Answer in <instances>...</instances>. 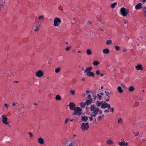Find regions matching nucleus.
<instances>
[{
    "label": "nucleus",
    "instance_id": "nucleus-4",
    "mask_svg": "<svg viewBox=\"0 0 146 146\" xmlns=\"http://www.w3.org/2000/svg\"><path fill=\"white\" fill-rule=\"evenodd\" d=\"M98 106H101V108L102 109H105L106 108L109 107L110 106V104H108L105 101H102L100 103H97Z\"/></svg>",
    "mask_w": 146,
    "mask_h": 146
},
{
    "label": "nucleus",
    "instance_id": "nucleus-53",
    "mask_svg": "<svg viewBox=\"0 0 146 146\" xmlns=\"http://www.w3.org/2000/svg\"><path fill=\"white\" fill-rule=\"evenodd\" d=\"M91 96L90 94H89L88 95L87 98L88 99H90L91 98Z\"/></svg>",
    "mask_w": 146,
    "mask_h": 146
},
{
    "label": "nucleus",
    "instance_id": "nucleus-12",
    "mask_svg": "<svg viewBox=\"0 0 146 146\" xmlns=\"http://www.w3.org/2000/svg\"><path fill=\"white\" fill-rule=\"evenodd\" d=\"M118 144L120 146H127L128 145V143L127 142H120Z\"/></svg>",
    "mask_w": 146,
    "mask_h": 146
},
{
    "label": "nucleus",
    "instance_id": "nucleus-25",
    "mask_svg": "<svg viewBox=\"0 0 146 146\" xmlns=\"http://www.w3.org/2000/svg\"><path fill=\"white\" fill-rule=\"evenodd\" d=\"M55 99L57 100H60L61 99V98L60 95L58 94L56 96Z\"/></svg>",
    "mask_w": 146,
    "mask_h": 146
},
{
    "label": "nucleus",
    "instance_id": "nucleus-63",
    "mask_svg": "<svg viewBox=\"0 0 146 146\" xmlns=\"http://www.w3.org/2000/svg\"><path fill=\"white\" fill-rule=\"evenodd\" d=\"M100 30L102 31H104V29H100Z\"/></svg>",
    "mask_w": 146,
    "mask_h": 146
},
{
    "label": "nucleus",
    "instance_id": "nucleus-7",
    "mask_svg": "<svg viewBox=\"0 0 146 146\" xmlns=\"http://www.w3.org/2000/svg\"><path fill=\"white\" fill-rule=\"evenodd\" d=\"M1 117L3 123L5 125L8 124L9 123L7 122L8 118L6 115L4 114H3L1 115Z\"/></svg>",
    "mask_w": 146,
    "mask_h": 146
},
{
    "label": "nucleus",
    "instance_id": "nucleus-23",
    "mask_svg": "<svg viewBox=\"0 0 146 146\" xmlns=\"http://www.w3.org/2000/svg\"><path fill=\"white\" fill-rule=\"evenodd\" d=\"M86 53L88 55H90L92 54V51L90 49H88L87 50Z\"/></svg>",
    "mask_w": 146,
    "mask_h": 146
},
{
    "label": "nucleus",
    "instance_id": "nucleus-36",
    "mask_svg": "<svg viewBox=\"0 0 146 146\" xmlns=\"http://www.w3.org/2000/svg\"><path fill=\"white\" fill-rule=\"evenodd\" d=\"M75 93V92L74 90H71L70 91V94L72 95H73Z\"/></svg>",
    "mask_w": 146,
    "mask_h": 146
},
{
    "label": "nucleus",
    "instance_id": "nucleus-26",
    "mask_svg": "<svg viewBox=\"0 0 146 146\" xmlns=\"http://www.w3.org/2000/svg\"><path fill=\"white\" fill-rule=\"evenodd\" d=\"M123 122V119L122 118L120 117L118 119V123L119 124H120Z\"/></svg>",
    "mask_w": 146,
    "mask_h": 146
},
{
    "label": "nucleus",
    "instance_id": "nucleus-39",
    "mask_svg": "<svg viewBox=\"0 0 146 146\" xmlns=\"http://www.w3.org/2000/svg\"><path fill=\"white\" fill-rule=\"evenodd\" d=\"M67 146H74V145L73 142L72 141Z\"/></svg>",
    "mask_w": 146,
    "mask_h": 146
},
{
    "label": "nucleus",
    "instance_id": "nucleus-14",
    "mask_svg": "<svg viewBox=\"0 0 146 146\" xmlns=\"http://www.w3.org/2000/svg\"><path fill=\"white\" fill-rule=\"evenodd\" d=\"M135 69L137 70H142L143 69L142 65L141 64L137 65L135 67Z\"/></svg>",
    "mask_w": 146,
    "mask_h": 146
},
{
    "label": "nucleus",
    "instance_id": "nucleus-33",
    "mask_svg": "<svg viewBox=\"0 0 146 146\" xmlns=\"http://www.w3.org/2000/svg\"><path fill=\"white\" fill-rule=\"evenodd\" d=\"M112 43V41L111 40H108L106 42V44L107 45H109V44H111Z\"/></svg>",
    "mask_w": 146,
    "mask_h": 146
},
{
    "label": "nucleus",
    "instance_id": "nucleus-30",
    "mask_svg": "<svg viewBox=\"0 0 146 146\" xmlns=\"http://www.w3.org/2000/svg\"><path fill=\"white\" fill-rule=\"evenodd\" d=\"M134 90V88L133 86H130L128 89L129 91L132 92Z\"/></svg>",
    "mask_w": 146,
    "mask_h": 146
},
{
    "label": "nucleus",
    "instance_id": "nucleus-9",
    "mask_svg": "<svg viewBox=\"0 0 146 146\" xmlns=\"http://www.w3.org/2000/svg\"><path fill=\"white\" fill-rule=\"evenodd\" d=\"M84 73H86V75L89 77H94L95 75L94 73L91 71L84 72Z\"/></svg>",
    "mask_w": 146,
    "mask_h": 146
},
{
    "label": "nucleus",
    "instance_id": "nucleus-11",
    "mask_svg": "<svg viewBox=\"0 0 146 146\" xmlns=\"http://www.w3.org/2000/svg\"><path fill=\"white\" fill-rule=\"evenodd\" d=\"M68 106L70 107V110H74L75 108V106L74 104L73 103H70L67 106Z\"/></svg>",
    "mask_w": 146,
    "mask_h": 146
},
{
    "label": "nucleus",
    "instance_id": "nucleus-50",
    "mask_svg": "<svg viewBox=\"0 0 146 146\" xmlns=\"http://www.w3.org/2000/svg\"><path fill=\"white\" fill-rule=\"evenodd\" d=\"M91 115V116H90V121H91L93 119L92 117L93 116H92V115Z\"/></svg>",
    "mask_w": 146,
    "mask_h": 146
},
{
    "label": "nucleus",
    "instance_id": "nucleus-2",
    "mask_svg": "<svg viewBox=\"0 0 146 146\" xmlns=\"http://www.w3.org/2000/svg\"><path fill=\"white\" fill-rule=\"evenodd\" d=\"M119 12L120 15L122 16L125 17L129 13V10L124 7H122L120 8Z\"/></svg>",
    "mask_w": 146,
    "mask_h": 146
},
{
    "label": "nucleus",
    "instance_id": "nucleus-17",
    "mask_svg": "<svg viewBox=\"0 0 146 146\" xmlns=\"http://www.w3.org/2000/svg\"><path fill=\"white\" fill-rule=\"evenodd\" d=\"M118 92L119 93H122L123 92V90L120 86H118L117 88Z\"/></svg>",
    "mask_w": 146,
    "mask_h": 146
},
{
    "label": "nucleus",
    "instance_id": "nucleus-21",
    "mask_svg": "<svg viewBox=\"0 0 146 146\" xmlns=\"http://www.w3.org/2000/svg\"><path fill=\"white\" fill-rule=\"evenodd\" d=\"M100 62L98 60L94 61L93 62V65L94 66H97L100 64Z\"/></svg>",
    "mask_w": 146,
    "mask_h": 146
},
{
    "label": "nucleus",
    "instance_id": "nucleus-35",
    "mask_svg": "<svg viewBox=\"0 0 146 146\" xmlns=\"http://www.w3.org/2000/svg\"><path fill=\"white\" fill-rule=\"evenodd\" d=\"M5 5V2L4 1H3L1 2L0 4V6H1L3 7H4Z\"/></svg>",
    "mask_w": 146,
    "mask_h": 146
},
{
    "label": "nucleus",
    "instance_id": "nucleus-47",
    "mask_svg": "<svg viewBox=\"0 0 146 146\" xmlns=\"http://www.w3.org/2000/svg\"><path fill=\"white\" fill-rule=\"evenodd\" d=\"M144 12L145 14V17H146V7H145L144 9Z\"/></svg>",
    "mask_w": 146,
    "mask_h": 146
},
{
    "label": "nucleus",
    "instance_id": "nucleus-15",
    "mask_svg": "<svg viewBox=\"0 0 146 146\" xmlns=\"http://www.w3.org/2000/svg\"><path fill=\"white\" fill-rule=\"evenodd\" d=\"M103 52L104 54H107L109 53L110 50L108 48H106L103 50Z\"/></svg>",
    "mask_w": 146,
    "mask_h": 146
},
{
    "label": "nucleus",
    "instance_id": "nucleus-46",
    "mask_svg": "<svg viewBox=\"0 0 146 146\" xmlns=\"http://www.w3.org/2000/svg\"><path fill=\"white\" fill-rule=\"evenodd\" d=\"M87 105H88V104L90 103V101L89 100H87L86 102L85 103Z\"/></svg>",
    "mask_w": 146,
    "mask_h": 146
},
{
    "label": "nucleus",
    "instance_id": "nucleus-19",
    "mask_svg": "<svg viewBox=\"0 0 146 146\" xmlns=\"http://www.w3.org/2000/svg\"><path fill=\"white\" fill-rule=\"evenodd\" d=\"M114 143V142L112 140L110 139H108L107 141V144L111 145L112 144H113Z\"/></svg>",
    "mask_w": 146,
    "mask_h": 146
},
{
    "label": "nucleus",
    "instance_id": "nucleus-54",
    "mask_svg": "<svg viewBox=\"0 0 146 146\" xmlns=\"http://www.w3.org/2000/svg\"><path fill=\"white\" fill-rule=\"evenodd\" d=\"M87 23L88 25H91L92 24L91 22L90 21L88 22Z\"/></svg>",
    "mask_w": 146,
    "mask_h": 146
},
{
    "label": "nucleus",
    "instance_id": "nucleus-41",
    "mask_svg": "<svg viewBox=\"0 0 146 146\" xmlns=\"http://www.w3.org/2000/svg\"><path fill=\"white\" fill-rule=\"evenodd\" d=\"M134 134L136 136H138L139 134V132L138 131L134 132Z\"/></svg>",
    "mask_w": 146,
    "mask_h": 146
},
{
    "label": "nucleus",
    "instance_id": "nucleus-62",
    "mask_svg": "<svg viewBox=\"0 0 146 146\" xmlns=\"http://www.w3.org/2000/svg\"><path fill=\"white\" fill-rule=\"evenodd\" d=\"M15 105V104L14 103H13V104H12V105L13 106H14Z\"/></svg>",
    "mask_w": 146,
    "mask_h": 146
},
{
    "label": "nucleus",
    "instance_id": "nucleus-51",
    "mask_svg": "<svg viewBox=\"0 0 146 146\" xmlns=\"http://www.w3.org/2000/svg\"><path fill=\"white\" fill-rule=\"evenodd\" d=\"M127 51V50L126 48H124L122 50L123 52H126Z\"/></svg>",
    "mask_w": 146,
    "mask_h": 146
},
{
    "label": "nucleus",
    "instance_id": "nucleus-40",
    "mask_svg": "<svg viewBox=\"0 0 146 146\" xmlns=\"http://www.w3.org/2000/svg\"><path fill=\"white\" fill-rule=\"evenodd\" d=\"M71 46H68L65 48V50L66 51H68L71 48Z\"/></svg>",
    "mask_w": 146,
    "mask_h": 146
},
{
    "label": "nucleus",
    "instance_id": "nucleus-27",
    "mask_svg": "<svg viewBox=\"0 0 146 146\" xmlns=\"http://www.w3.org/2000/svg\"><path fill=\"white\" fill-rule=\"evenodd\" d=\"M92 66L88 68H87L86 70L84 71V72L90 71L92 69Z\"/></svg>",
    "mask_w": 146,
    "mask_h": 146
},
{
    "label": "nucleus",
    "instance_id": "nucleus-28",
    "mask_svg": "<svg viewBox=\"0 0 146 146\" xmlns=\"http://www.w3.org/2000/svg\"><path fill=\"white\" fill-rule=\"evenodd\" d=\"M104 117V115H99L97 118V120H100L102 119V118H103Z\"/></svg>",
    "mask_w": 146,
    "mask_h": 146
},
{
    "label": "nucleus",
    "instance_id": "nucleus-37",
    "mask_svg": "<svg viewBox=\"0 0 146 146\" xmlns=\"http://www.w3.org/2000/svg\"><path fill=\"white\" fill-rule=\"evenodd\" d=\"M44 19V17L42 16H40L38 18V19L40 21L43 20Z\"/></svg>",
    "mask_w": 146,
    "mask_h": 146
},
{
    "label": "nucleus",
    "instance_id": "nucleus-38",
    "mask_svg": "<svg viewBox=\"0 0 146 146\" xmlns=\"http://www.w3.org/2000/svg\"><path fill=\"white\" fill-rule=\"evenodd\" d=\"M109 110H110V112H113V107L111 108L110 107V106L109 107H108Z\"/></svg>",
    "mask_w": 146,
    "mask_h": 146
},
{
    "label": "nucleus",
    "instance_id": "nucleus-56",
    "mask_svg": "<svg viewBox=\"0 0 146 146\" xmlns=\"http://www.w3.org/2000/svg\"><path fill=\"white\" fill-rule=\"evenodd\" d=\"M138 100L140 101H142V98H139Z\"/></svg>",
    "mask_w": 146,
    "mask_h": 146
},
{
    "label": "nucleus",
    "instance_id": "nucleus-18",
    "mask_svg": "<svg viewBox=\"0 0 146 146\" xmlns=\"http://www.w3.org/2000/svg\"><path fill=\"white\" fill-rule=\"evenodd\" d=\"M105 93H106V96L108 97V98H106V102L108 101L109 100V98L110 96V93L108 92H105Z\"/></svg>",
    "mask_w": 146,
    "mask_h": 146
},
{
    "label": "nucleus",
    "instance_id": "nucleus-34",
    "mask_svg": "<svg viewBox=\"0 0 146 146\" xmlns=\"http://www.w3.org/2000/svg\"><path fill=\"white\" fill-rule=\"evenodd\" d=\"M86 94H84L81 95V96L82 97H84L85 96H86V95L87 94H88V93H89V92H90V91H88V90L86 91Z\"/></svg>",
    "mask_w": 146,
    "mask_h": 146
},
{
    "label": "nucleus",
    "instance_id": "nucleus-16",
    "mask_svg": "<svg viewBox=\"0 0 146 146\" xmlns=\"http://www.w3.org/2000/svg\"><path fill=\"white\" fill-rule=\"evenodd\" d=\"M81 117H82L81 120L82 121H83L86 122V121H87L88 119V117L86 116H82Z\"/></svg>",
    "mask_w": 146,
    "mask_h": 146
},
{
    "label": "nucleus",
    "instance_id": "nucleus-1",
    "mask_svg": "<svg viewBox=\"0 0 146 146\" xmlns=\"http://www.w3.org/2000/svg\"><path fill=\"white\" fill-rule=\"evenodd\" d=\"M90 109L91 111V115L93 117H95L97 114H100L102 113V111L101 110H99L94 105L91 106Z\"/></svg>",
    "mask_w": 146,
    "mask_h": 146
},
{
    "label": "nucleus",
    "instance_id": "nucleus-32",
    "mask_svg": "<svg viewBox=\"0 0 146 146\" xmlns=\"http://www.w3.org/2000/svg\"><path fill=\"white\" fill-rule=\"evenodd\" d=\"M120 48V47L118 45H116L115 46V49L116 51L119 50Z\"/></svg>",
    "mask_w": 146,
    "mask_h": 146
},
{
    "label": "nucleus",
    "instance_id": "nucleus-13",
    "mask_svg": "<svg viewBox=\"0 0 146 146\" xmlns=\"http://www.w3.org/2000/svg\"><path fill=\"white\" fill-rule=\"evenodd\" d=\"M142 4L141 3H139L136 5L135 8L137 10L140 9L142 8Z\"/></svg>",
    "mask_w": 146,
    "mask_h": 146
},
{
    "label": "nucleus",
    "instance_id": "nucleus-48",
    "mask_svg": "<svg viewBox=\"0 0 146 146\" xmlns=\"http://www.w3.org/2000/svg\"><path fill=\"white\" fill-rule=\"evenodd\" d=\"M28 134L30 135V137H33V135L32 133L31 132H29Z\"/></svg>",
    "mask_w": 146,
    "mask_h": 146
},
{
    "label": "nucleus",
    "instance_id": "nucleus-10",
    "mask_svg": "<svg viewBox=\"0 0 146 146\" xmlns=\"http://www.w3.org/2000/svg\"><path fill=\"white\" fill-rule=\"evenodd\" d=\"M38 143L40 145H42L44 144V139L42 137H39L37 139Z\"/></svg>",
    "mask_w": 146,
    "mask_h": 146
},
{
    "label": "nucleus",
    "instance_id": "nucleus-22",
    "mask_svg": "<svg viewBox=\"0 0 146 146\" xmlns=\"http://www.w3.org/2000/svg\"><path fill=\"white\" fill-rule=\"evenodd\" d=\"M80 106L82 108H84L86 106V104L85 102H82L80 103Z\"/></svg>",
    "mask_w": 146,
    "mask_h": 146
},
{
    "label": "nucleus",
    "instance_id": "nucleus-3",
    "mask_svg": "<svg viewBox=\"0 0 146 146\" xmlns=\"http://www.w3.org/2000/svg\"><path fill=\"white\" fill-rule=\"evenodd\" d=\"M73 115L79 116L82 113V110L80 107H75Z\"/></svg>",
    "mask_w": 146,
    "mask_h": 146
},
{
    "label": "nucleus",
    "instance_id": "nucleus-43",
    "mask_svg": "<svg viewBox=\"0 0 146 146\" xmlns=\"http://www.w3.org/2000/svg\"><path fill=\"white\" fill-rule=\"evenodd\" d=\"M96 73L97 75H98L99 74H100V72L99 70H97L96 71Z\"/></svg>",
    "mask_w": 146,
    "mask_h": 146
},
{
    "label": "nucleus",
    "instance_id": "nucleus-45",
    "mask_svg": "<svg viewBox=\"0 0 146 146\" xmlns=\"http://www.w3.org/2000/svg\"><path fill=\"white\" fill-rule=\"evenodd\" d=\"M4 106L6 107V109H7L8 108L9 105L7 104H4Z\"/></svg>",
    "mask_w": 146,
    "mask_h": 146
},
{
    "label": "nucleus",
    "instance_id": "nucleus-59",
    "mask_svg": "<svg viewBox=\"0 0 146 146\" xmlns=\"http://www.w3.org/2000/svg\"><path fill=\"white\" fill-rule=\"evenodd\" d=\"M82 81H84L85 80V78H82Z\"/></svg>",
    "mask_w": 146,
    "mask_h": 146
},
{
    "label": "nucleus",
    "instance_id": "nucleus-8",
    "mask_svg": "<svg viewBox=\"0 0 146 146\" xmlns=\"http://www.w3.org/2000/svg\"><path fill=\"white\" fill-rule=\"evenodd\" d=\"M44 75L43 71L41 70H39L37 71L35 74L36 76L38 77H40Z\"/></svg>",
    "mask_w": 146,
    "mask_h": 146
},
{
    "label": "nucleus",
    "instance_id": "nucleus-24",
    "mask_svg": "<svg viewBox=\"0 0 146 146\" xmlns=\"http://www.w3.org/2000/svg\"><path fill=\"white\" fill-rule=\"evenodd\" d=\"M97 96L95 97L94 98L95 99H96V98L98 99L99 100H102L103 99L102 98V96H100L99 94H97Z\"/></svg>",
    "mask_w": 146,
    "mask_h": 146
},
{
    "label": "nucleus",
    "instance_id": "nucleus-44",
    "mask_svg": "<svg viewBox=\"0 0 146 146\" xmlns=\"http://www.w3.org/2000/svg\"><path fill=\"white\" fill-rule=\"evenodd\" d=\"M146 141V138H143L142 139V141L143 142H145Z\"/></svg>",
    "mask_w": 146,
    "mask_h": 146
},
{
    "label": "nucleus",
    "instance_id": "nucleus-57",
    "mask_svg": "<svg viewBox=\"0 0 146 146\" xmlns=\"http://www.w3.org/2000/svg\"><path fill=\"white\" fill-rule=\"evenodd\" d=\"M94 123L95 124H97V121H96V119H95L94 120Z\"/></svg>",
    "mask_w": 146,
    "mask_h": 146
},
{
    "label": "nucleus",
    "instance_id": "nucleus-20",
    "mask_svg": "<svg viewBox=\"0 0 146 146\" xmlns=\"http://www.w3.org/2000/svg\"><path fill=\"white\" fill-rule=\"evenodd\" d=\"M41 26L40 23H38V25L36 26V28L34 29V31H37L39 30V27H40Z\"/></svg>",
    "mask_w": 146,
    "mask_h": 146
},
{
    "label": "nucleus",
    "instance_id": "nucleus-52",
    "mask_svg": "<svg viewBox=\"0 0 146 146\" xmlns=\"http://www.w3.org/2000/svg\"><path fill=\"white\" fill-rule=\"evenodd\" d=\"M104 112L105 113H106V112L108 113V112H109V111L108 110H104Z\"/></svg>",
    "mask_w": 146,
    "mask_h": 146
},
{
    "label": "nucleus",
    "instance_id": "nucleus-64",
    "mask_svg": "<svg viewBox=\"0 0 146 146\" xmlns=\"http://www.w3.org/2000/svg\"><path fill=\"white\" fill-rule=\"evenodd\" d=\"M81 52V51H80H80H78V53H80Z\"/></svg>",
    "mask_w": 146,
    "mask_h": 146
},
{
    "label": "nucleus",
    "instance_id": "nucleus-31",
    "mask_svg": "<svg viewBox=\"0 0 146 146\" xmlns=\"http://www.w3.org/2000/svg\"><path fill=\"white\" fill-rule=\"evenodd\" d=\"M61 68L58 67L56 68L55 70V72L56 73H59L60 71Z\"/></svg>",
    "mask_w": 146,
    "mask_h": 146
},
{
    "label": "nucleus",
    "instance_id": "nucleus-60",
    "mask_svg": "<svg viewBox=\"0 0 146 146\" xmlns=\"http://www.w3.org/2000/svg\"><path fill=\"white\" fill-rule=\"evenodd\" d=\"M103 94H104V93H100L99 94L101 95H103Z\"/></svg>",
    "mask_w": 146,
    "mask_h": 146
},
{
    "label": "nucleus",
    "instance_id": "nucleus-29",
    "mask_svg": "<svg viewBox=\"0 0 146 146\" xmlns=\"http://www.w3.org/2000/svg\"><path fill=\"white\" fill-rule=\"evenodd\" d=\"M117 3L116 2H114L111 5V7L112 8H114L115 7V6L117 5Z\"/></svg>",
    "mask_w": 146,
    "mask_h": 146
},
{
    "label": "nucleus",
    "instance_id": "nucleus-6",
    "mask_svg": "<svg viewBox=\"0 0 146 146\" xmlns=\"http://www.w3.org/2000/svg\"><path fill=\"white\" fill-rule=\"evenodd\" d=\"M61 22V19L60 18H56L54 20V25L55 27L58 26Z\"/></svg>",
    "mask_w": 146,
    "mask_h": 146
},
{
    "label": "nucleus",
    "instance_id": "nucleus-5",
    "mask_svg": "<svg viewBox=\"0 0 146 146\" xmlns=\"http://www.w3.org/2000/svg\"><path fill=\"white\" fill-rule=\"evenodd\" d=\"M89 127V125L88 123H82L81 126V129L83 131L87 130Z\"/></svg>",
    "mask_w": 146,
    "mask_h": 146
},
{
    "label": "nucleus",
    "instance_id": "nucleus-42",
    "mask_svg": "<svg viewBox=\"0 0 146 146\" xmlns=\"http://www.w3.org/2000/svg\"><path fill=\"white\" fill-rule=\"evenodd\" d=\"M69 120V118H67L66 119L65 121V125H66L67 124L68 122V120Z\"/></svg>",
    "mask_w": 146,
    "mask_h": 146
},
{
    "label": "nucleus",
    "instance_id": "nucleus-61",
    "mask_svg": "<svg viewBox=\"0 0 146 146\" xmlns=\"http://www.w3.org/2000/svg\"><path fill=\"white\" fill-rule=\"evenodd\" d=\"M101 76H104V74H100Z\"/></svg>",
    "mask_w": 146,
    "mask_h": 146
},
{
    "label": "nucleus",
    "instance_id": "nucleus-55",
    "mask_svg": "<svg viewBox=\"0 0 146 146\" xmlns=\"http://www.w3.org/2000/svg\"><path fill=\"white\" fill-rule=\"evenodd\" d=\"M128 23V21L126 20H125L124 21V24H126Z\"/></svg>",
    "mask_w": 146,
    "mask_h": 146
},
{
    "label": "nucleus",
    "instance_id": "nucleus-49",
    "mask_svg": "<svg viewBox=\"0 0 146 146\" xmlns=\"http://www.w3.org/2000/svg\"><path fill=\"white\" fill-rule=\"evenodd\" d=\"M121 87L125 88H126V87L123 84H121Z\"/></svg>",
    "mask_w": 146,
    "mask_h": 146
},
{
    "label": "nucleus",
    "instance_id": "nucleus-58",
    "mask_svg": "<svg viewBox=\"0 0 146 146\" xmlns=\"http://www.w3.org/2000/svg\"><path fill=\"white\" fill-rule=\"evenodd\" d=\"M69 120L70 121H72L73 120V119H69Z\"/></svg>",
    "mask_w": 146,
    "mask_h": 146
}]
</instances>
